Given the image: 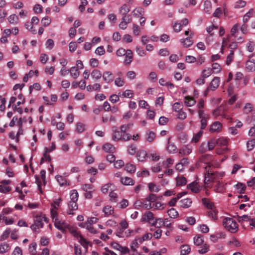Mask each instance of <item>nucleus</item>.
I'll list each match as a JSON object with an SVG mask.
<instances>
[{
	"label": "nucleus",
	"instance_id": "a18cd8bd",
	"mask_svg": "<svg viewBox=\"0 0 255 255\" xmlns=\"http://www.w3.org/2000/svg\"><path fill=\"white\" fill-rule=\"evenodd\" d=\"M85 124L82 123H78L76 124V131L78 133H82L85 130Z\"/></svg>",
	"mask_w": 255,
	"mask_h": 255
},
{
	"label": "nucleus",
	"instance_id": "4468645a",
	"mask_svg": "<svg viewBox=\"0 0 255 255\" xmlns=\"http://www.w3.org/2000/svg\"><path fill=\"white\" fill-rule=\"evenodd\" d=\"M124 63L126 65H129L132 61L133 53L130 49L127 50V53L125 55Z\"/></svg>",
	"mask_w": 255,
	"mask_h": 255
},
{
	"label": "nucleus",
	"instance_id": "1a4fd4ad",
	"mask_svg": "<svg viewBox=\"0 0 255 255\" xmlns=\"http://www.w3.org/2000/svg\"><path fill=\"white\" fill-rule=\"evenodd\" d=\"M11 183L9 180H3L0 182V192L2 193H7L9 192L11 188L8 186Z\"/></svg>",
	"mask_w": 255,
	"mask_h": 255
},
{
	"label": "nucleus",
	"instance_id": "e433bc0d",
	"mask_svg": "<svg viewBox=\"0 0 255 255\" xmlns=\"http://www.w3.org/2000/svg\"><path fill=\"white\" fill-rule=\"evenodd\" d=\"M103 212L105 216H108L114 213V209L111 206L107 205L103 208Z\"/></svg>",
	"mask_w": 255,
	"mask_h": 255
},
{
	"label": "nucleus",
	"instance_id": "603ef678",
	"mask_svg": "<svg viewBox=\"0 0 255 255\" xmlns=\"http://www.w3.org/2000/svg\"><path fill=\"white\" fill-rule=\"evenodd\" d=\"M235 188L238 192L242 193L244 192L246 187L245 185L238 183L236 185Z\"/></svg>",
	"mask_w": 255,
	"mask_h": 255
},
{
	"label": "nucleus",
	"instance_id": "4d7b16f0",
	"mask_svg": "<svg viewBox=\"0 0 255 255\" xmlns=\"http://www.w3.org/2000/svg\"><path fill=\"white\" fill-rule=\"evenodd\" d=\"M125 170L130 173H134L136 170V167L132 164H127L125 166Z\"/></svg>",
	"mask_w": 255,
	"mask_h": 255
},
{
	"label": "nucleus",
	"instance_id": "9d476101",
	"mask_svg": "<svg viewBox=\"0 0 255 255\" xmlns=\"http://www.w3.org/2000/svg\"><path fill=\"white\" fill-rule=\"evenodd\" d=\"M192 149L193 147L191 145H184L179 149V154L181 156H187L192 152Z\"/></svg>",
	"mask_w": 255,
	"mask_h": 255
},
{
	"label": "nucleus",
	"instance_id": "c03bdc74",
	"mask_svg": "<svg viewBox=\"0 0 255 255\" xmlns=\"http://www.w3.org/2000/svg\"><path fill=\"white\" fill-rule=\"evenodd\" d=\"M191 249L189 246L185 245H182L181 247V255H186L190 252Z\"/></svg>",
	"mask_w": 255,
	"mask_h": 255
},
{
	"label": "nucleus",
	"instance_id": "13d9d810",
	"mask_svg": "<svg viewBox=\"0 0 255 255\" xmlns=\"http://www.w3.org/2000/svg\"><path fill=\"white\" fill-rule=\"evenodd\" d=\"M174 162V160L171 158H167L166 160L162 162V166L165 168H169Z\"/></svg>",
	"mask_w": 255,
	"mask_h": 255
},
{
	"label": "nucleus",
	"instance_id": "69168bd1",
	"mask_svg": "<svg viewBox=\"0 0 255 255\" xmlns=\"http://www.w3.org/2000/svg\"><path fill=\"white\" fill-rule=\"evenodd\" d=\"M57 208L55 206H54V208H52L51 209V217L52 219L53 222L54 221V220H55L56 219H58L57 217Z\"/></svg>",
	"mask_w": 255,
	"mask_h": 255
},
{
	"label": "nucleus",
	"instance_id": "f704fd0d",
	"mask_svg": "<svg viewBox=\"0 0 255 255\" xmlns=\"http://www.w3.org/2000/svg\"><path fill=\"white\" fill-rule=\"evenodd\" d=\"M153 208L154 210H162L165 207L164 204L161 203L160 202H154L152 203Z\"/></svg>",
	"mask_w": 255,
	"mask_h": 255
},
{
	"label": "nucleus",
	"instance_id": "37998d69",
	"mask_svg": "<svg viewBox=\"0 0 255 255\" xmlns=\"http://www.w3.org/2000/svg\"><path fill=\"white\" fill-rule=\"evenodd\" d=\"M183 105L182 103L179 102L175 103L172 106L173 111L176 112H178L183 109Z\"/></svg>",
	"mask_w": 255,
	"mask_h": 255
},
{
	"label": "nucleus",
	"instance_id": "6e6552de",
	"mask_svg": "<svg viewBox=\"0 0 255 255\" xmlns=\"http://www.w3.org/2000/svg\"><path fill=\"white\" fill-rule=\"evenodd\" d=\"M53 222L55 227L62 232H64L66 229L69 228V225L64 220L56 219Z\"/></svg>",
	"mask_w": 255,
	"mask_h": 255
},
{
	"label": "nucleus",
	"instance_id": "de8ad7c7",
	"mask_svg": "<svg viewBox=\"0 0 255 255\" xmlns=\"http://www.w3.org/2000/svg\"><path fill=\"white\" fill-rule=\"evenodd\" d=\"M159 83L161 86H166L170 89H172L174 88V85L172 83L166 82L165 79L164 78H160L159 80Z\"/></svg>",
	"mask_w": 255,
	"mask_h": 255
},
{
	"label": "nucleus",
	"instance_id": "bb28decb",
	"mask_svg": "<svg viewBox=\"0 0 255 255\" xmlns=\"http://www.w3.org/2000/svg\"><path fill=\"white\" fill-rule=\"evenodd\" d=\"M187 188L194 193H198L200 191V187L196 182H193L192 183L188 185Z\"/></svg>",
	"mask_w": 255,
	"mask_h": 255
},
{
	"label": "nucleus",
	"instance_id": "2f4dec72",
	"mask_svg": "<svg viewBox=\"0 0 255 255\" xmlns=\"http://www.w3.org/2000/svg\"><path fill=\"white\" fill-rule=\"evenodd\" d=\"M148 187L150 192L157 193L160 190V186L153 183H149Z\"/></svg>",
	"mask_w": 255,
	"mask_h": 255
},
{
	"label": "nucleus",
	"instance_id": "09e8293b",
	"mask_svg": "<svg viewBox=\"0 0 255 255\" xmlns=\"http://www.w3.org/2000/svg\"><path fill=\"white\" fill-rule=\"evenodd\" d=\"M152 225L157 228H161L163 226V219L155 218L154 222L152 223Z\"/></svg>",
	"mask_w": 255,
	"mask_h": 255
},
{
	"label": "nucleus",
	"instance_id": "7ed1b4c3",
	"mask_svg": "<svg viewBox=\"0 0 255 255\" xmlns=\"http://www.w3.org/2000/svg\"><path fill=\"white\" fill-rule=\"evenodd\" d=\"M113 135L112 139L115 141L120 140L128 141L131 139V135L128 133H123V131L119 130L116 127H112Z\"/></svg>",
	"mask_w": 255,
	"mask_h": 255
},
{
	"label": "nucleus",
	"instance_id": "a19ab883",
	"mask_svg": "<svg viewBox=\"0 0 255 255\" xmlns=\"http://www.w3.org/2000/svg\"><path fill=\"white\" fill-rule=\"evenodd\" d=\"M167 213L170 218L173 219H175L179 215L178 212L174 208H173L168 210L167 211Z\"/></svg>",
	"mask_w": 255,
	"mask_h": 255
},
{
	"label": "nucleus",
	"instance_id": "e2e57ef3",
	"mask_svg": "<svg viewBox=\"0 0 255 255\" xmlns=\"http://www.w3.org/2000/svg\"><path fill=\"white\" fill-rule=\"evenodd\" d=\"M36 244L35 243H31L29 246V252L32 255H36Z\"/></svg>",
	"mask_w": 255,
	"mask_h": 255
},
{
	"label": "nucleus",
	"instance_id": "b1692460",
	"mask_svg": "<svg viewBox=\"0 0 255 255\" xmlns=\"http://www.w3.org/2000/svg\"><path fill=\"white\" fill-rule=\"evenodd\" d=\"M121 182L124 185H132L134 183V180L128 177H121Z\"/></svg>",
	"mask_w": 255,
	"mask_h": 255
},
{
	"label": "nucleus",
	"instance_id": "4c0bfd02",
	"mask_svg": "<svg viewBox=\"0 0 255 255\" xmlns=\"http://www.w3.org/2000/svg\"><path fill=\"white\" fill-rule=\"evenodd\" d=\"M214 190L216 192L222 193L225 190L224 185L223 183L219 181L217 182V184L215 186Z\"/></svg>",
	"mask_w": 255,
	"mask_h": 255
},
{
	"label": "nucleus",
	"instance_id": "0e129e2a",
	"mask_svg": "<svg viewBox=\"0 0 255 255\" xmlns=\"http://www.w3.org/2000/svg\"><path fill=\"white\" fill-rule=\"evenodd\" d=\"M147 158L153 161H157L160 159V156L156 153H152L148 154Z\"/></svg>",
	"mask_w": 255,
	"mask_h": 255
},
{
	"label": "nucleus",
	"instance_id": "f257e3e1",
	"mask_svg": "<svg viewBox=\"0 0 255 255\" xmlns=\"http://www.w3.org/2000/svg\"><path fill=\"white\" fill-rule=\"evenodd\" d=\"M205 183L208 184L210 182H218L225 175L224 172H215L210 166L205 167Z\"/></svg>",
	"mask_w": 255,
	"mask_h": 255
},
{
	"label": "nucleus",
	"instance_id": "8fccbe9b",
	"mask_svg": "<svg viewBox=\"0 0 255 255\" xmlns=\"http://www.w3.org/2000/svg\"><path fill=\"white\" fill-rule=\"evenodd\" d=\"M213 72L211 68H206L204 69L202 72V76L205 78H207L212 75Z\"/></svg>",
	"mask_w": 255,
	"mask_h": 255
},
{
	"label": "nucleus",
	"instance_id": "393cba45",
	"mask_svg": "<svg viewBox=\"0 0 255 255\" xmlns=\"http://www.w3.org/2000/svg\"><path fill=\"white\" fill-rule=\"evenodd\" d=\"M69 73L73 79H77L80 75L79 69L75 66L72 67L69 69Z\"/></svg>",
	"mask_w": 255,
	"mask_h": 255
},
{
	"label": "nucleus",
	"instance_id": "2eb2a0df",
	"mask_svg": "<svg viewBox=\"0 0 255 255\" xmlns=\"http://www.w3.org/2000/svg\"><path fill=\"white\" fill-rule=\"evenodd\" d=\"M222 125L219 122H215L212 124L210 128L211 132H219L222 128Z\"/></svg>",
	"mask_w": 255,
	"mask_h": 255
},
{
	"label": "nucleus",
	"instance_id": "f8f14e48",
	"mask_svg": "<svg viewBox=\"0 0 255 255\" xmlns=\"http://www.w3.org/2000/svg\"><path fill=\"white\" fill-rule=\"evenodd\" d=\"M68 210H67V213L69 215H73L74 211L77 210L78 205L77 202L70 201L68 204Z\"/></svg>",
	"mask_w": 255,
	"mask_h": 255
},
{
	"label": "nucleus",
	"instance_id": "7c9ffc66",
	"mask_svg": "<svg viewBox=\"0 0 255 255\" xmlns=\"http://www.w3.org/2000/svg\"><path fill=\"white\" fill-rule=\"evenodd\" d=\"M187 179L185 177L180 176L176 177V185L178 186H182L185 185L187 183Z\"/></svg>",
	"mask_w": 255,
	"mask_h": 255
},
{
	"label": "nucleus",
	"instance_id": "20e7f679",
	"mask_svg": "<svg viewBox=\"0 0 255 255\" xmlns=\"http://www.w3.org/2000/svg\"><path fill=\"white\" fill-rule=\"evenodd\" d=\"M43 221L46 222V218L42 216H37L34 220V223L30 226V228L33 232L39 233L40 229L43 227Z\"/></svg>",
	"mask_w": 255,
	"mask_h": 255
},
{
	"label": "nucleus",
	"instance_id": "338daca9",
	"mask_svg": "<svg viewBox=\"0 0 255 255\" xmlns=\"http://www.w3.org/2000/svg\"><path fill=\"white\" fill-rule=\"evenodd\" d=\"M105 52H106L104 46H100L96 48V49L95 50V53L96 54H97L98 55L102 56V55H104V54L105 53Z\"/></svg>",
	"mask_w": 255,
	"mask_h": 255
},
{
	"label": "nucleus",
	"instance_id": "3c124183",
	"mask_svg": "<svg viewBox=\"0 0 255 255\" xmlns=\"http://www.w3.org/2000/svg\"><path fill=\"white\" fill-rule=\"evenodd\" d=\"M91 76L93 79L98 80L101 78L102 75L99 70L95 69L92 72Z\"/></svg>",
	"mask_w": 255,
	"mask_h": 255
},
{
	"label": "nucleus",
	"instance_id": "a878e982",
	"mask_svg": "<svg viewBox=\"0 0 255 255\" xmlns=\"http://www.w3.org/2000/svg\"><path fill=\"white\" fill-rule=\"evenodd\" d=\"M184 103L186 106L191 107L195 104L196 101L192 97L186 96L184 98Z\"/></svg>",
	"mask_w": 255,
	"mask_h": 255
},
{
	"label": "nucleus",
	"instance_id": "a211bd4d",
	"mask_svg": "<svg viewBox=\"0 0 255 255\" xmlns=\"http://www.w3.org/2000/svg\"><path fill=\"white\" fill-rule=\"evenodd\" d=\"M191 199L186 198L179 201L180 207L183 208H187L191 206L192 204Z\"/></svg>",
	"mask_w": 255,
	"mask_h": 255
},
{
	"label": "nucleus",
	"instance_id": "72a5a7b5",
	"mask_svg": "<svg viewBox=\"0 0 255 255\" xmlns=\"http://www.w3.org/2000/svg\"><path fill=\"white\" fill-rule=\"evenodd\" d=\"M10 250V246L6 243L0 245V254H3Z\"/></svg>",
	"mask_w": 255,
	"mask_h": 255
},
{
	"label": "nucleus",
	"instance_id": "864d4df0",
	"mask_svg": "<svg viewBox=\"0 0 255 255\" xmlns=\"http://www.w3.org/2000/svg\"><path fill=\"white\" fill-rule=\"evenodd\" d=\"M143 219L146 221H150L154 219V214L150 211L147 212L144 215Z\"/></svg>",
	"mask_w": 255,
	"mask_h": 255
},
{
	"label": "nucleus",
	"instance_id": "aec40b11",
	"mask_svg": "<svg viewBox=\"0 0 255 255\" xmlns=\"http://www.w3.org/2000/svg\"><path fill=\"white\" fill-rule=\"evenodd\" d=\"M156 137L155 133L153 131L146 132L144 140L145 142H152Z\"/></svg>",
	"mask_w": 255,
	"mask_h": 255
},
{
	"label": "nucleus",
	"instance_id": "4be33fe9",
	"mask_svg": "<svg viewBox=\"0 0 255 255\" xmlns=\"http://www.w3.org/2000/svg\"><path fill=\"white\" fill-rule=\"evenodd\" d=\"M104 80L107 83H110L113 81V75L112 72L106 71L103 75Z\"/></svg>",
	"mask_w": 255,
	"mask_h": 255
},
{
	"label": "nucleus",
	"instance_id": "cd10ccee",
	"mask_svg": "<svg viewBox=\"0 0 255 255\" xmlns=\"http://www.w3.org/2000/svg\"><path fill=\"white\" fill-rule=\"evenodd\" d=\"M124 230L122 229H120L119 231H118L116 233V236L120 238H124L125 237H128L130 236L131 233L133 232L132 230H128V232H124Z\"/></svg>",
	"mask_w": 255,
	"mask_h": 255
},
{
	"label": "nucleus",
	"instance_id": "58836bf2",
	"mask_svg": "<svg viewBox=\"0 0 255 255\" xmlns=\"http://www.w3.org/2000/svg\"><path fill=\"white\" fill-rule=\"evenodd\" d=\"M217 145L219 146H226L228 144V139L224 137H221L216 140Z\"/></svg>",
	"mask_w": 255,
	"mask_h": 255
},
{
	"label": "nucleus",
	"instance_id": "5701e85b",
	"mask_svg": "<svg viewBox=\"0 0 255 255\" xmlns=\"http://www.w3.org/2000/svg\"><path fill=\"white\" fill-rule=\"evenodd\" d=\"M202 202L204 206L210 210H213L215 208L214 203L208 198H203Z\"/></svg>",
	"mask_w": 255,
	"mask_h": 255
},
{
	"label": "nucleus",
	"instance_id": "bf43d9fd",
	"mask_svg": "<svg viewBox=\"0 0 255 255\" xmlns=\"http://www.w3.org/2000/svg\"><path fill=\"white\" fill-rule=\"evenodd\" d=\"M182 193H178L176 197L173 198L168 203L170 206H174L177 202V201L182 197Z\"/></svg>",
	"mask_w": 255,
	"mask_h": 255
},
{
	"label": "nucleus",
	"instance_id": "39448f33",
	"mask_svg": "<svg viewBox=\"0 0 255 255\" xmlns=\"http://www.w3.org/2000/svg\"><path fill=\"white\" fill-rule=\"evenodd\" d=\"M156 200L157 197L155 195L152 193L149 194L146 198L143 200V208L146 210L152 209V203Z\"/></svg>",
	"mask_w": 255,
	"mask_h": 255
},
{
	"label": "nucleus",
	"instance_id": "dca6fc26",
	"mask_svg": "<svg viewBox=\"0 0 255 255\" xmlns=\"http://www.w3.org/2000/svg\"><path fill=\"white\" fill-rule=\"evenodd\" d=\"M219 84H220V78L218 77H215L214 78V79L211 82L209 88L211 90L214 91L219 87Z\"/></svg>",
	"mask_w": 255,
	"mask_h": 255
},
{
	"label": "nucleus",
	"instance_id": "473e14b6",
	"mask_svg": "<svg viewBox=\"0 0 255 255\" xmlns=\"http://www.w3.org/2000/svg\"><path fill=\"white\" fill-rule=\"evenodd\" d=\"M194 244L196 246H200L203 243V237L201 235H196L193 239Z\"/></svg>",
	"mask_w": 255,
	"mask_h": 255
},
{
	"label": "nucleus",
	"instance_id": "ddd939ff",
	"mask_svg": "<svg viewBox=\"0 0 255 255\" xmlns=\"http://www.w3.org/2000/svg\"><path fill=\"white\" fill-rule=\"evenodd\" d=\"M212 3L210 0H206L203 3V10L204 12L208 14H210L212 12Z\"/></svg>",
	"mask_w": 255,
	"mask_h": 255
},
{
	"label": "nucleus",
	"instance_id": "c9c22d12",
	"mask_svg": "<svg viewBox=\"0 0 255 255\" xmlns=\"http://www.w3.org/2000/svg\"><path fill=\"white\" fill-rule=\"evenodd\" d=\"M78 193L76 190H72L70 193V198L71 201L77 202L78 199Z\"/></svg>",
	"mask_w": 255,
	"mask_h": 255
},
{
	"label": "nucleus",
	"instance_id": "79ce46f5",
	"mask_svg": "<svg viewBox=\"0 0 255 255\" xmlns=\"http://www.w3.org/2000/svg\"><path fill=\"white\" fill-rule=\"evenodd\" d=\"M8 21L10 24H15L18 23V18L16 15L13 14L8 16Z\"/></svg>",
	"mask_w": 255,
	"mask_h": 255
},
{
	"label": "nucleus",
	"instance_id": "5fc2aeb1",
	"mask_svg": "<svg viewBox=\"0 0 255 255\" xmlns=\"http://www.w3.org/2000/svg\"><path fill=\"white\" fill-rule=\"evenodd\" d=\"M141 243H139L138 238L135 239L131 243L130 245L131 249L133 251V252L136 251V249L139 246V245Z\"/></svg>",
	"mask_w": 255,
	"mask_h": 255
},
{
	"label": "nucleus",
	"instance_id": "680f3d73",
	"mask_svg": "<svg viewBox=\"0 0 255 255\" xmlns=\"http://www.w3.org/2000/svg\"><path fill=\"white\" fill-rule=\"evenodd\" d=\"M135 51L137 55L140 57H144L146 55V53L143 48L140 46H136L135 48Z\"/></svg>",
	"mask_w": 255,
	"mask_h": 255
},
{
	"label": "nucleus",
	"instance_id": "6ab92c4d",
	"mask_svg": "<svg viewBox=\"0 0 255 255\" xmlns=\"http://www.w3.org/2000/svg\"><path fill=\"white\" fill-rule=\"evenodd\" d=\"M246 69L249 72L254 71L255 70V60H249L246 64Z\"/></svg>",
	"mask_w": 255,
	"mask_h": 255
},
{
	"label": "nucleus",
	"instance_id": "412c9836",
	"mask_svg": "<svg viewBox=\"0 0 255 255\" xmlns=\"http://www.w3.org/2000/svg\"><path fill=\"white\" fill-rule=\"evenodd\" d=\"M130 8L127 4H123L119 8V13L123 16L126 15L129 12Z\"/></svg>",
	"mask_w": 255,
	"mask_h": 255
},
{
	"label": "nucleus",
	"instance_id": "ea45409f",
	"mask_svg": "<svg viewBox=\"0 0 255 255\" xmlns=\"http://www.w3.org/2000/svg\"><path fill=\"white\" fill-rule=\"evenodd\" d=\"M203 133V131L202 129H201L197 133L193 135L191 141L195 143L198 142L199 141L201 137L202 136Z\"/></svg>",
	"mask_w": 255,
	"mask_h": 255
},
{
	"label": "nucleus",
	"instance_id": "774afa93",
	"mask_svg": "<svg viewBox=\"0 0 255 255\" xmlns=\"http://www.w3.org/2000/svg\"><path fill=\"white\" fill-rule=\"evenodd\" d=\"M255 146V139H252L247 143V147L248 151H251L254 149Z\"/></svg>",
	"mask_w": 255,
	"mask_h": 255
},
{
	"label": "nucleus",
	"instance_id": "0eeeda50",
	"mask_svg": "<svg viewBox=\"0 0 255 255\" xmlns=\"http://www.w3.org/2000/svg\"><path fill=\"white\" fill-rule=\"evenodd\" d=\"M198 116L200 119L201 129L205 128L207 125V121L209 119V115L204 112L203 110L198 111Z\"/></svg>",
	"mask_w": 255,
	"mask_h": 255
},
{
	"label": "nucleus",
	"instance_id": "9b49d317",
	"mask_svg": "<svg viewBox=\"0 0 255 255\" xmlns=\"http://www.w3.org/2000/svg\"><path fill=\"white\" fill-rule=\"evenodd\" d=\"M193 33L192 32H191L189 36H188L186 38H182L180 40V42L182 43L184 47H190L193 44V41L192 40V37L193 36Z\"/></svg>",
	"mask_w": 255,
	"mask_h": 255
},
{
	"label": "nucleus",
	"instance_id": "f3484780",
	"mask_svg": "<svg viewBox=\"0 0 255 255\" xmlns=\"http://www.w3.org/2000/svg\"><path fill=\"white\" fill-rule=\"evenodd\" d=\"M131 13L133 16L138 18L141 17L143 15L144 10L142 7H137L135 8Z\"/></svg>",
	"mask_w": 255,
	"mask_h": 255
},
{
	"label": "nucleus",
	"instance_id": "49530a36",
	"mask_svg": "<svg viewBox=\"0 0 255 255\" xmlns=\"http://www.w3.org/2000/svg\"><path fill=\"white\" fill-rule=\"evenodd\" d=\"M168 151L170 153H176L177 151V147L173 143L168 142V146L167 147Z\"/></svg>",
	"mask_w": 255,
	"mask_h": 255
},
{
	"label": "nucleus",
	"instance_id": "f03ea898",
	"mask_svg": "<svg viewBox=\"0 0 255 255\" xmlns=\"http://www.w3.org/2000/svg\"><path fill=\"white\" fill-rule=\"evenodd\" d=\"M224 228L231 233H236L238 229V225L236 221L231 218H225L223 221Z\"/></svg>",
	"mask_w": 255,
	"mask_h": 255
},
{
	"label": "nucleus",
	"instance_id": "423d86ee",
	"mask_svg": "<svg viewBox=\"0 0 255 255\" xmlns=\"http://www.w3.org/2000/svg\"><path fill=\"white\" fill-rule=\"evenodd\" d=\"M70 233L74 237L78 240V242L84 248L87 249L88 248L89 242L78 232L76 230L72 229L70 230Z\"/></svg>",
	"mask_w": 255,
	"mask_h": 255
},
{
	"label": "nucleus",
	"instance_id": "c85d7f7f",
	"mask_svg": "<svg viewBox=\"0 0 255 255\" xmlns=\"http://www.w3.org/2000/svg\"><path fill=\"white\" fill-rule=\"evenodd\" d=\"M148 154L146 152L143 150H139L137 152L136 156L139 161H143L146 157H147Z\"/></svg>",
	"mask_w": 255,
	"mask_h": 255
},
{
	"label": "nucleus",
	"instance_id": "c756f323",
	"mask_svg": "<svg viewBox=\"0 0 255 255\" xmlns=\"http://www.w3.org/2000/svg\"><path fill=\"white\" fill-rule=\"evenodd\" d=\"M103 149L107 152L113 153L115 150V148L111 143H107L103 146Z\"/></svg>",
	"mask_w": 255,
	"mask_h": 255
},
{
	"label": "nucleus",
	"instance_id": "052dcab7",
	"mask_svg": "<svg viewBox=\"0 0 255 255\" xmlns=\"http://www.w3.org/2000/svg\"><path fill=\"white\" fill-rule=\"evenodd\" d=\"M55 178L60 186H63L67 184L66 179L62 176L57 175Z\"/></svg>",
	"mask_w": 255,
	"mask_h": 255
},
{
	"label": "nucleus",
	"instance_id": "6e6d98bb",
	"mask_svg": "<svg viewBox=\"0 0 255 255\" xmlns=\"http://www.w3.org/2000/svg\"><path fill=\"white\" fill-rule=\"evenodd\" d=\"M234 51L233 50H231L229 54L227 56L226 58V63L227 65H230L231 63L233 61L234 59Z\"/></svg>",
	"mask_w": 255,
	"mask_h": 255
}]
</instances>
